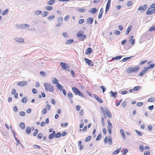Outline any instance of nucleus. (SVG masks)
I'll return each mask as SVG.
<instances>
[{
  "label": "nucleus",
  "mask_w": 155,
  "mask_h": 155,
  "mask_svg": "<svg viewBox=\"0 0 155 155\" xmlns=\"http://www.w3.org/2000/svg\"><path fill=\"white\" fill-rule=\"evenodd\" d=\"M19 114L21 116H24L25 115V113L24 111H21L19 112Z\"/></svg>",
  "instance_id": "bf43d9fd"
},
{
  "label": "nucleus",
  "mask_w": 155,
  "mask_h": 155,
  "mask_svg": "<svg viewBox=\"0 0 155 155\" xmlns=\"http://www.w3.org/2000/svg\"><path fill=\"white\" fill-rule=\"evenodd\" d=\"M93 21V19L92 18L90 17L87 19V23L90 25L91 24Z\"/></svg>",
  "instance_id": "4468645a"
},
{
  "label": "nucleus",
  "mask_w": 155,
  "mask_h": 155,
  "mask_svg": "<svg viewBox=\"0 0 155 155\" xmlns=\"http://www.w3.org/2000/svg\"><path fill=\"white\" fill-rule=\"evenodd\" d=\"M92 48L89 47L86 50L85 53L86 54L88 55L91 53H92Z\"/></svg>",
  "instance_id": "2eb2a0df"
},
{
  "label": "nucleus",
  "mask_w": 155,
  "mask_h": 155,
  "mask_svg": "<svg viewBox=\"0 0 155 155\" xmlns=\"http://www.w3.org/2000/svg\"><path fill=\"white\" fill-rule=\"evenodd\" d=\"M101 121L102 125L103 126H104L105 123L104 122V120L103 117H102L101 119Z\"/></svg>",
  "instance_id": "052dcab7"
},
{
  "label": "nucleus",
  "mask_w": 155,
  "mask_h": 155,
  "mask_svg": "<svg viewBox=\"0 0 155 155\" xmlns=\"http://www.w3.org/2000/svg\"><path fill=\"white\" fill-rule=\"evenodd\" d=\"M112 127H110V126H107V127L108 131L110 134H111V128Z\"/></svg>",
  "instance_id": "a18cd8bd"
},
{
  "label": "nucleus",
  "mask_w": 155,
  "mask_h": 155,
  "mask_svg": "<svg viewBox=\"0 0 155 155\" xmlns=\"http://www.w3.org/2000/svg\"><path fill=\"white\" fill-rule=\"evenodd\" d=\"M133 4V2H132L130 1H129L127 3V5L128 7H130Z\"/></svg>",
  "instance_id": "603ef678"
},
{
  "label": "nucleus",
  "mask_w": 155,
  "mask_h": 155,
  "mask_svg": "<svg viewBox=\"0 0 155 155\" xmlns=\"http://www.w3.org/2000/svg\"><path fill=\"white\" fill-rule=\"evenodd\" d=\"M101 134L100 133L98 135L96 139V140L97 141L101 139V138L102 137L101 136Z\"/></svg>",
  "instance_id": "09e8293b"
},
{
  "label": "nucleus",
  "mask_w": 155,
  "mask_h": 155,
  "mask_svg": "<svg viewBox=\"0 0 155 155\" xmlns=\"http://www.w3.org/2000/svg\"><path fill=\"white\" fill-rule=\"evenodd\" d=\"M27 84L28 82L27 81H21L18 82L17 83V85L21 87H23L25 85H27Z\"/></svg>",
  "instance_id": "0eeeda50"
},
{
  "label": "nucleus",
  "mask_w": 155,
  "mask_h": 155,
  "mask_svg": "<svg viewBox=\"0 0 155 155\" xmlns=\"http://www.w3.org/2000/svg\"><path fill=\"white\" fill-rule=\"evenodd\" d=\"M151 8H148V9H147V11L146 12V14L147 15H151L153 14V12L152 11V10H150V9Z\"/></svg>",
  "instance_id": "a211bd4d"
},
{
  "label": "nucleus",
  "mask_w": 155,
  "mask_h": 155,
  "mask_svg": "<svg viewBox=\"0 0 155 155\" xmlns=\"http://www.w3.org/2000/svg\"><path fill=\"white\" fill-rule=\"evenodd\" d=\"M110 6V5H109L106 4V7L105 11V13L106 14L108 12Z\"/></svg>",
  "instance_id": "c756f323"
},
{
  "label": "nucleus",
  "mask_w": 155,
  "mask_h": 155,
  "mask_svg": "<svg viewBox=\"0 0 155 155\" xmlns=\"http://www.w3.org/2000/svg\"><path fill=\"white\" fill-rule=\"evenodd\" d=\"M147 7V5H144L143 6H140L138 9V10H141V12H144L145 11Z\"/></svg>",
  "instance_id": "9d476101"
},
{
  "label": "nucleus",
  "mask_w": 155,
  "mask_h": 155,
  "mask_svg": "<svg viewBox=\"0 0 155 155\" xmlns=\"http://www.w3.org/2000/svg\"><path fill=\"white\" fill-rule=\"evenodd\" d=\"M106 114L108 117L110 118L112 116L111 113L110 112L106 113Z\"/></svg>",
  "instance_id": "69168bd1"
},
{
  "label": "nucleus",
  "mask_w": 155,
  "mask_h": 155,
  "mask_svg": "<svg viewBox=\"0 0 155 155\" xmlns=\"http://www.w3.org/2000/svg\"><path fill=\"white\" fill-rule=\"evenodd\" d=\"M100 88L102 89L103 93L106 90V88L104 86H101Z\"/></svg>",
  "instance_id": "6e6d98bb"
},
{
  "label": "nucleus",
  "mask_w": 155,
  "mask_h": 155,
  "mask_svg": "<svg viewBox=\"0 0 155 155\" xmlns=\"http://www.w3.org/2000/svg\"><path fill=\"white\" fill-rule=\"evenodd\" d=\"M108 143L110 145L112 144V140L111 136L109 137L108 138Z\"/></svg>",
  "instance_id": "72a5a7b5"
},
{
  "label": "nucleus",
  "mask_w": 155,
  "mask_h": 155,
  "mask_svg": "<svg viewBox=\"0 0 155 155\" xmlns=\"http://www.w3.org/2000/svg\"><path fill=\"white\" fill-rule=\"evenodd\" d=\"M139 68L140 67L138 66L135 68L130 67L126 70V72L128 73L131 74L133 72L137 71Z\"/></svg>",
  "instance_id": "20e7f679"
},
{
  "label": "nucleus",
  "mask_w": 155,
  "mask_h": 155,
  "mask_svg": "<svg viewBox=\"0 0 155 155\" xmlns=\"http://www.w3.org/2000/svg\"><path fill=\"white\" fill-rule=\"evenodd\" d=\"M140 87L139 86H135L133 88V90L134 91H137L140 88Z\"/></svg>",
  "instance_id": "79ce46f5"
},
{
  "label": "nucleus",
  "mask_w": 155,
  "mask_h": 155,
  "mask_svg": "<svg viewBox=\"0 0 155 155\" xmlns=\"http://www.w3.org/2000/svg\"><path fill=\"white\" fill-rule=\"evenodd\" d=\"M26 132L28 134H29L31 132V130L30 128L29 127H26Z\"/></svg>",
  "instance_id": "bb28decb"
},
{
  "label": "nucleus",
  "mask_w": 155,
  "mask_h": 155,
  "mask_svg": "<svg viewBox=\"0 0 155 155\" xmlns=\"http://www.w3.org/2000/svg\"><path fill=\"white\" fill-rule=\"evenodd\" d=\"M48 14V12L47 11H45L43 12L41 15L42 17H45L47 16Z\"/></svg>",
  "instance_id": "4c0bfd02"
},
{
  "label": "nucleus",
  "mask_w": 155,
  "mask_h": 155,
  "mask_svg": "<svg viewBox=\"0 0 155 155\" xmlns=\"http://www.w3.org/2000/svg\"><path fill=\"white\" fill-rule=\"evenodd\" d=\"M55 2V0H50L48 2L47 4L49 5H51Z\"/></svg>",
  "instance_id": "473e14b6"
},
{
  "label": "nucleus",
  "mask_w": 155,
  "mask_h": 155,
  "mask_svg": "<svg viewBox=\"0 0 155 155\" xmlns=\"http://www.w3.org/2000/svg\"><path fill=\"white\" fill-rule=\"evenodd\" d=\"M135 132L138 134V135L140 136H142V134L141 132L139 130H136Z\"/></svg>",
  "instance_id": "37998d69"
},
{
  "label": "nucleus",
  "mask_w": 155,
  "mask_h": 155,
  "mask_svg": "<svg viewBox=\"0 0 155 155\" xmlns=\"http://www.w3.org/2000/svg\"><path fill=\"white\" fill-rule=\"evenodd\" d=\"M84 22V20L83 19H80L78 22V23L80 24H81L83 23Z\"/></svg>",
  "instance_id": "680f3d73"
},
{
  "label": "nucleus",
  "mask_w": 155,
  "mask_h": 155,
  "mask_svg": "<svg viewBox=\"0 0 155 155\" xmlns=\"http://www.w3.org/2000/svg\"><path fill=\"white\" fill-rule=\"evenodd\" d=\"M63 36L66 38H68L69 37V35L67 34V32H64L63 33Z\"/></svg>",
  "instance_id": "0e129e2a"
},
{
  "label": "nucleus",
  "mask_w": 155,
  "mask_h": 155,
  "mask_svg": "<svg viewBox=\"0 0 155 155\" xmlns=\"http://www.w3.org/2000/svg\"><path fill=\"white\" fill-rule=\"evenodd\" d=\"M56 86L58 89L60 91H61L63 89V86L59 83L57 84Z\"/></svg>",
  "instance_id": "412c9836"
},
{
  "label": "nucleus",
  "mask_w": 155,
  "mask_h": 155,
  "mask_svg": "<svg viewBox=\"0 0 155 155\" xmlns=\"http://www.w3.org/2000/svg\"><path fill=\"white\" fill-rule=\"evenodd\" d=\"M86 63L88 64V65L90 66H93L94 65V64L92 61L91 60L87 58H85L84 59Z\"/></svg>",
  "instance_id": "1a4fd4ad"
},
{
  "label": "nucleus",
  "mask_w": 155,
  "mask_h": 155,
  "mask_svg": "<svg viewBox=\"0 0 155 155\" xmlns=\"http://www.w3.org/2000/svg\"><path fill=\"white\" fill-rule=\"evenodd\" d=\"M60 65L64 69L68 71L69 70V66L67 64L61 62L60 63Z\"/></svg>",
  "instance_id": "423d86ee"
},
{
  "label": "nucleus",
  "mask_w": 155,
  "mask_h": 155,
  "mask_svg": "<svg viewBox=\"0 0 155 155\" xmlns=\"http://www.w3.org/2000/svg\"><path fill=\"white\" fill-rule=\"evenodd\" d=\"M91 136H89L87 137L85 139V142H88L91 139Z\"/></svg>",
  "instance_id": "c03bdc74"
},
{
  "label": "nucleus",
  "mask_w": 155,
  "mask_h": 155,
  "mask_svg": "<svg viewBox=\"0 0 155 155\" xmlns=\"http://www.w3.org/2000/svg\"><path fill=\"white\" fill-rule=\"evenodd\" d=\"M15 40L18 42H24V39L21 38L16 37L14 39Z\"/></svg>",
  "instance_id": "dca6fc26"
},
{
  "label": "nucleus",
  "mask_w": 155,
  "mask_h": 155,
  "mask_svg": "<svg viewBox=\"0 0 155 155\" xmlns=\"http://www.w3.org/2000/svg\"><path fill=\"white\" fill-rule=\"evenodd\" d=\"M42 13V12L40 10H37L35 13V14L36 15L38 16L41 14Z\"/></svg>",
  "instance_id": "e433bc0d"
},
{
  "label": "nucleus",
  "mask_w": 155,
  "mask_h": 155,
  "mask_svg": "<svg viewBox=\"0 0 155 155\" xmlns=\"http://www.w3.org/2000/svg\"><path fill=\"white\" fill-rule=\"evenodd\" d=\"M19 126L21 127L22 129H24L25 127V125L24 123L21 122L19 124Z\"/></svg>",
  "instance_id": "2f4dec72"
},
{
  "label": "nucleus",
  "mask_w": 155,
  "mask_h": 155,
  "mask_svg": "<svg viewBox=\"0 0 155 155\" xmlns=\"http://www.w3.org/2000/svg\"><path fill=\"white\" fill-rule=\"evenodd\" d=\"M117 92H113L112 91H110V96L111 97H113V98L115 99L117 97Z\"/></svg>",
  "instance_id": "f8f14e48"
},
{
  "label": "nucleus",
  "mask_w": 155,
  "mask_h": 155,
  "mask_svg": "<svg viewBox=\"0 0 155 155\" xmlns=\"http://www.w3.org/2000/svg\"><path fill=\"white\" fill-rule=\"evenodd\" d=\"M97 11V10L96 8H92L91 10H90L89 12L90 13L94 14Z\"/></svg>",
  "instance_id": "6ab92c4d"
},
{
  "label": "nucleus",
  "mask_w": 155,
  "mask_h": 155,
  "mask_svg": "<svg viewBox=\"0 0 155 155\" xmlns=\"http://www.w3.org/2000/svg\"><path fill=\"white\" fill-rule=\"evenodd\" d=\"M154 101V98L153 97L150 98L148 99L149 102H153Z\"/></svg>",
  "instance_id": "3c124183"
},
{
  "label": "nucleus",
  "mask_w": 155,
  "mask_h": 155,
  "mask_svg": "<svg viewBox=\"0 0 155 155\" xmlns=\"http://www.w3.org/2000/svg\"><path fill=\"white\" fill-rule=\"evenodd\" d=\"M43 136V134L42 133H39L38 135V138L39 139H41Z\"/></svg>",
  "instance_id": "de8ad7c7"
},
{
  "label": "nucleus",
  "mask_w": 155,
  "mask_h": 155,
  "mask_svg": "<svg viewBox=\"0 0 155 155\" xmlns=\"http://www.w3.org/2000/svg\"><path fill=\"white\" fill-rule=\"evenodd\" d=\"M58 23L56 25V27H59L63 24V19L61 17H58L57 19Z\"/></svg>",
  "instance_id": "39448f33"
},
{
  "label": "nucleus",
  "mask_w": 155,
  "mask_h": 155,
  "mask_svg": "<svg viewBox=\"0 0 155 155\" xmlns=\"http://www.w3.org/2000/svg\"><path fill=\"white\" fill-rule=\"evenodd\" d=\"M132 28L131 26H129L125 32V35H127L128 34L129 32L130 31L131 29Z\"/></svg>",
  "instance_id": "5701e85b"
},
{
  "label": "nucleus",
  "mask_w": 155,
  "mask_h": 155,
  "mask_svg": "<svg viewBox=\"0 0 155 155\" xmlns=\"http://www.w3.org/2000/svg\"><path fill=\"white\" fill-rule=\"evenodd\" d=\"M21 101L23 103H26L27 102V100L26 97H24L22 98V99Z\"/></svg>",
  "instance_id": "58836bf2"
},
{
  "label": "nucleus",
  "mask_w": 155,
  "mask_h": 155,
  "mask_svg": "<svg viewBox=\"0 0 155 155\" xmlns=\"http://www.w3.org/2000/svg\"><path fill=\"white\" fill-rule=\"evenodd\" d=\"M120 132L122 136L123 137V139H125V134L123 131V130L122 129H120Z\"/></svg>",
  "instance_id": "a878e982"
},
{
  "label": "nucleus",
  "mask_w": 155,
  "mask_h": 155,
  "mask_svg": "<svg viewBox=\"0 0 155 155\" xmlns=\"http://www.w3.org/2000/svg\"><path fill=\"white\" fill-rule=\"evenodd\" d=\"M154 108V106L152 105L150 106H149L148 107V109L150 110H152Z\"/></svg>",
  "instance_id": "13d9d810"
},
{
  "label": "nucleus",
  "mask_w": 155,
  "mask_h": 155,
  "mask_svg": "<svg viewBox=\"0 0 155 155\" xmlns=\"http://www.w3.org/2000/svg\"><path fill=\"white\" fill-rule=\"evenodd\" d=\"M132 57H130L124 58L123 59L122 61L123 62L129 60H130Z\"/></svg>",
  "instance_id": "7c9ffc66"
},
{
  "label": "nucleus",
  "mask_w": 155,
  "mask_h": 155,
  "mask_svg": "<svg viewBox=\"0 0 155 155\" xmlns=\"http://www.w3.org/2000/svg\"><path fill=\"white\" fill-rule=\"evenodd\" d=\"M38 132V130L37 129H35V132L33 134L34 136H36Z\"/></svg>",
  "instance_id": "e2e57ef3"
},
{
  "label": "nucleus",
  "mask_w": 155,
  "mask_h": 155,
  "mask_svg": "<svg viewBox=\"0 0 155 155\" xmlns=\"http://www.w3.org/2000/svg\"><path fill=\"white\" fill-rule=\"evenodd\" d=\"M44 87L45 88V90L46 91H49L53 92L54 91L53 87L52 85L48 83H44Z\"/></svg>",
  "instance_id": "f257e3e1"
},
{
  "label": "nucleus",
  "mask_w": 155,
  "mask_h": 155,
  "mask_svg": "<svg viewBox=\"0 0 155 155\" xmlns=\"http://www.w3.org/2000/svg\"><path fill=\"white\" fill-rule=\"evenodd\" d=\"M74 40L73 39H70L67 40L66 41V44L67 45H70L74 42Z\"/></svg>",
  "instance_id": "b1692460"
},
{
  "label": "nucleus",
  "mask_w": 155,
  "mask_h": 155,
  "mask_svg": "<svg viewBox=\"0 0 155 155\" xmlns=\"http://www.w3.org/2000/svg\"><path fill=\"white\" fill-rule=\"evenodd\" d=\"M121 148H117V149L116 150L114 151L113 153V155H115L118 154L119 152H120V150H121Z\"/></svg>",
  "instance_id": "cd10ccee"
},
{
  "label": "nucleus",
  "mask_w": 155,
  "mask_h": 155,
  "mask_svg": "<svg viewBox=\"0 0 155 155\" xmlns=\"http://www.w3.org/2000/svg\"><path fill=\"white\" fill-rule=\"evenodd\" d=\"M61 133L60 132H58L56 134H55V136L56 138H58L61 136Z\"/></svg>",
  "instance_id": "8fccbe9b"
},
{
  "label": "nucleus",
  "mask_w": 155,
  "mask_h": 155,
  "mask_svg": "<svg viewBox=\"0 0 155 155\" xmlns=\"http://www.w3.org/2000/svg\"><path fill=\"white\" fill-rule=\"evenodd\" d=\"M86 9H85L84 8H78L77 10V11L78 12H81L82 13L83 12H84L86 11Z\"/></svg>",
  "instance_id": "c9c22d12"
},
{
  "label": "nucleus",
  "mask_w": 155,
  "mask_h": 155,
  "mask_svg": "<svg viewBox=\"0 0 155 155\" xmlns=\"http://www.w3.org/2000/svg\"><path fill=\"white\" fill-rule=\"evenodd\" d=\"M15 133H14V138H15V139L17 142L19 144H20V141L17 138V137H15Z\"/></svg>",
  "instance_id": "5fc2aeb1"
},
{
  "label": "nucleus",
  "mask_w": 155,
  "mask_h": 155,
  "mask_svg": "<svg viewBox=\"0 0 155 155\" xmlns=\"http://www.w3.org/2000/svg\"><path fill=\"white\" fill-rule=\"evenodd\" d=\"M55 135V132L54 131H53V133L49 135L48 136L49 139H51L54 137Z\"/></svg>",
  "instance_id": "f3484780"
},
{
  "label": "nucleus",
  "mask_w": 155,
  "mask_h": 155,
  "mask_svg": "<svg viewBox=\"0 0 155 155\" xmlns=\"http://www.w3.org/2000/svg\"><path fill=\"white\" fill-rule=\"evenodd\" d=\"M8 12V10L7 9H6L5 10H4L2 13V15H4L6 14Z\"/></svg>",
  "instance_id": "864d4df0"
},
{
  "label": "nucleus",
  "mask_w": 155,
  "mask_h": 155,
  "mask_svg": "<svg viewBox=\"0 0 155 155\" xmlns=\"http://www.w3.org/2000/svg\"><path fill=\"white\" fill-rule=\"evenodd\" d=\"M94 97L95 99L100 103H103V101L102 99L100 97H99L97 95L95 94H94Z\"/></svg>",
  "instance_id": "ddd939ff"
},
{
  "label": "nucleus",
  "mask_w": 155,
  "mask_h": 155,
  "mask_svg": "<svg viewBox=\"0 0 155 155\" xmlns=\"http://www.w3.org/2000/svg\"><path fill=\"white\" fill-rule=\"evenodd\" d=\"M155 66V64L153 63L150 64L148 67H146L148 70L149 69H152Z\"/></svg>",
  "instance_id": "c85d7f7f"
},
{
  "label": "nucleus",
  "mask_w": 155,
  "mask_h": 155,
  "mask_svg": "<svg viewBox=\"0 0 155 155\" xmlns=\"http://www.w3.org/2000/svg\"><path fill=\"white\" fill-rule=\"evenodd\" d=\"M29 25L28 24H22L21 25H19L18 28L21 29H24L28 28L29 27Z\"/></svg>",
  "instance_id": "6e6552de"
},
{
  "label": "nucleus",
  "mask_w": 155,
  "mask_h": 155,
  "mask_svg": "<svg viewBox=\"0 0 155 155\" xmlns=\"http://www.w3.org/2000/svg\"><path fill=\"white\" fill-rule=\"evenodd\" d=\"M83 31H78L77 34V36L79 38V41H84L85 38H86V36L83 35Z\"/></svg>",
  "instance_id": "f03ea898"
},
{
  "label": "nucleus",
  "mask_w": 155,
  "mask_h": 155,
  "mask_svg": "<svg viewBox=\"0 0 155 155\" xmlns=\"http://www.w3.org/2000/svg\"><path fill=\"white\" fill-rule=\"evenodd\" d=\"M52 84H57L58 83V80L55 78H54L52 81Z\"/></svg>",
  "instance_id": "4be33fe9"
},
{
  "label": "nucleus",
  "mask_w": 155,
  "mask_h": 155,
  "mask_svg": "<svg viewBox=\"0 0 155 155\" xmlns=\"http://www.w3.org/2000/svg\"><path fill=\"white\" fill-rule=\"evenodd\" d=\"M103 12V9L102 8H101L100 10L98 16V19H100L102 17V14Z\"/></svg>",
  "instance_id": "aec40b11"
},
{
  "label": "nucleus",
  "mask_w": 155,
  "mask_h": 155,
  "mask_svg": "<svg viewBox=\"0 0 155 155\" xmlns=\"http://www.w3.org/2000/svg\"><path fill=\"white\" fill-rule=\"evenodd\" d=\"M128 150L127 149L125 148L122 151V155H125L128 152Z\"/></svg>",
  "instance_id": "f704fd0d"
},
{
  "label": "nucleus",
  "mask_w": 155,
  "mask_h": 155,
  "mask_svg": "<svg viewBox=\"0 0 155 155\" xmlns=\"http://www.w3.org/2000/svg\"><path fill=\"white\" fill-rule=\"evenodd\" d=\"M122 56L121 55L117 56L116 57H113L112 58V59L113 60H117L120 59Z\"/></svg>",
  "instance_id": "393cba45"
},
{
  "label": "nucleus",
  "mask_w": 155,
  "mask_h": 155,
  "mask_svg": "<svg viewBox=\"0 0 155 155\" xmlns=\"http://www.w3.org/2000/svg\"><path fill=\"white\" fill-rule=\"evenodd\" d=\"M139 149L141 152H143L144 150L143 147V145H140L139 147Z\"/></svg>",
  "instance_id": "774afa93"
},
{
  "label": "nucleus",
  "mask_w": 155,
  "mask_h": 155,
  "mask_svg": "<svg viewBox=\"0 0 155 155\" xmlns=\"http://www.w3.org/2000/svg\"><path fill=\"white\" fill-rule=\"evenodd\" d=\"M72 90L76 95H78L82 97H84V94L77 87H72Z\"/></svg>",
  "instance_id": "7ed1b4c3"
},
{
  "label": "nucleus",
  "mask_w": 155,
  "mask_h": 155,
  "mask_svg": "<svg viewBox=\"0 0 155 155\" xmlns=\"http://www.w3.org/2000/svg\"><path fill=\"white\" fill-rule=\"evenodd\" d=\"M33 147L36 149H40L41 148V147L38 145H36V144H35V145H33Z\"/></svg>",
  "instance_id": "49530a36"
},
{
  "label": "nucleus",
  "mask_w": 155,
  "mask_h": 155,
  "mask_svg": "<svg viewBox=\"0 0 155 155\" xmlns=\"http://www.w3.org/2000/svg\"><path fill=\"white\" fill-rule=\"evenodd\" d=\"M149 30L150 31H153L155 30V26L150 27Z\"/></svg>",
  "instance_id": "4d7b16f0"
},
{
  "label": "nucleus",
  "mask_w": 155,
  "mask_h": 155,
  "mask_svg": "<svg viewBox=\"0 0 155 155\" xmlns=\"http://www.w3.org/2000/svg\"><path fill=\"white\" fill-rule=\"evenodd\" d=\"M148 70V69L146 67H144L143 70L139 74V76L140 77L142 76L145 74Z\"/></svg>",
  "instance_id": "9b49d317"
},
{
  "label": "nucleus",
  "mask_w": 155,
  "mask_h": 155,
  "mask_svg": "<svg viewBox=\"0 0 155 155\" xmlns=\"http://www.w3.org/2000/svg\"><path fill=\"white\" fill-rule=\"evenodd\" d=\"M68 97L69 99H72L73 97V94L71 92H68Z\"/></svg>",
  "instance_id": "ea45409f"
},
{
  "label": "nucleus",
  "mask_w": 155,
  "mask_h": 155,
  "mask_svg": "<svg viewBox=\"0 0 155 155\" xmlns=\"http://www.w3.org/2000/svg\"><path fill=\"white\" fill-rule=\"evenodd\" d=\"M114 33L117 35H118L120 34V32L119 31L116 30L115 31Z\"/></svg>",
  "instance_id": "338daca9"
},
{
  "label": "nucleus",
  "mask_w": 155,
  "mask_h": 155,
  "mask_svg": "<svg viewBox=\"0 0 155 155\" xmlns=\"http://www.w3.org/2000/svg\"><path fill=\"white\" fill-rule=\"evenodd\" d=\"M55 18V16L53 15H52L51 16L48 17V19L49 20L53 19Z\"/></svg>",
  "instance_id": "a19ab883"
}]
</instances>
